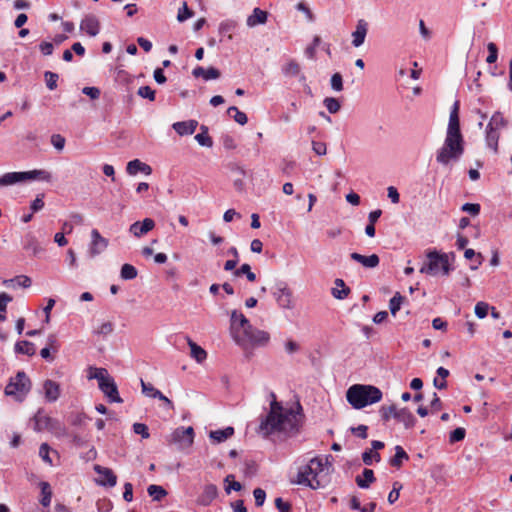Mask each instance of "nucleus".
<instances>
[{
  "instance_id": "33",
  "label": "nucleus",
  "mask_w": 512,
  "mask_h": 512,
  "mask_svg": "<svg viewBox=\"0 0 512 512\" xmlns=\"http://www.w3.org/2000/svg\"><path fill=\"white\" fill-rule=\"evenodd\" d=\"M24 174H25V181L37 179V180L49 182V181H51V178H52L50 172H48L46 170L25 171Z\"/></svg>"
},
{
  "instance_id": "17",
  "label": "nucleus",
  "mask_w": 512,
  "mask_h": 512,
  "mask_svg": "<svg viewBox=\"0 0 512 512\" xmlns=\"http://www.w3.org/2000/svg\"><path fill=\"white\" fill-rule=\"evenodd\" d=\"M350 257L352 260L360 263L365 268H375L379 265L380 262V259L376 254L365 256L357 252H353L351 253Z\"/></svg>"
},
{
  "instance_id": "9",
  "label": "nucleus",
  "mask_w": 512,
  "mask_h": 512,
  "mask_svg": "<svg viewBox=\"0 0 512 512\" xmlns=\"http://www.w3.org/2000/svg\"><path fill=\"white\" fill-rule=\"evenodd\" d=\"M273 295L279 307L283 309H292L294 307L293 293L286 283H279Z\"/></svg>"
},
{
  "instance_id": "24",
  "label": "nucleus",
  "mask_w": 512,
  "mask_h": 512,
  "mask_svg": "<svg viewBox=\"0 0 512 512\" xmlns=\"http://www.w3.org/2000/svg\"><path fill=\"white\" fill-rule=\"evenodd\" d=\"M396 420L403 423L406 429L412 428L416 423V418L407 408L398 409Z\"/></svg>"
},
{
  "instance_id": "12",
  "label": "nucleus",
  "mask_w": 512,
  "mask_h": 512,
  "mask_svg": "<svg viewBox=\"0 0 512 512\" xmlns=\"http://www.w3.org/2000/svg\"><path fill=\"white\" fill-rule=\"evenodd\" d=\"M249 323V320L245 317L243 313L238 312L236 310H234L231 313L230 330L231 335L236 343L238 342V338H240L238 331L241 330L242 328H247Z\"/></svg>"
},
{
  "instance_id": "7",
  "label": "nucleus",
  "mask_w": 512,
  "mask_h": 512,
  "mask_svg": "<svg viewBox=\"0 0 512 512\" xmlns=\"http://www.w3.org/2000/svg\"><path fill=\"white\" fill-rule=\"evenodd\" d=\"M427 263L420 268V273L436 275L441 270L443 275H448L451 271L448 255L440 254L437 251L427 253Z\"/></svg>"
},
{
  "instance_id": "37",
  "label": "nucleus",
  "mask_w": 512,
  "mask_h": 512,
  "mask_svg": "<svg viewBox=\"0 0 512 512\" xmlns=\"http://www.w3.org/2000/svg\"><path fill=\"white\" fill-rule=\"evenodd\" d=\"M200 130H201V132L195 136V140L201 146H205V147H209V148L212 147L213 140L208 134V127H206L205 125H202L200 127Z\"/></svg>"
},
{
  "instance_id": "56",
  "label": "nucleus",
  "mask_w": 512,
  "mask_h": 512,
  "mask_svg": "<svg viewBox=\"0 0 512 512\" xmlns=\"http://www.w3.org/2000/svg\"><path fill=\"white\" fill-rule=\"evenodd\" d=\"M138 95L142 98H147L150 101L155 100V91L150 86H142L138 89Z\"/></svg>"
},
{
  "instance_id": "5",
  "label": "nucleus",
  "mask_w": 512,
  "mask_h": 512,
  "mask_svg": "<svg viewBox=\"0 0 512 512\" xmlns=\"http://www.w3.org/2000/svg\"><path fill=\"white\" fill-rule=\"evenodd\" d=\"M87 377L89 379H96L98 381L99 389L109 399L110 402H123V399L119 396L117 385L114 379L109 375L107 369L89 367Z\"/></svg>"
},
{
  "instance_id": "27",
  "label": "nucleus",
  "mask_w": 512,
  "mask_h": 512,
  "mask_svg": "<svg viewBox=\"0 0 512 512\" xmlns=\"http://www.w3.org/2000/svg\"><path fill=\"white\" fill-rule=\"evenodd\" d=\"M363 478L357 476L355 481L360 488H368L370 484L375 482L376 478L372 469L365 468L362 472Z\"/></svg>"
},
{
  "instance_id": "62",
  "label": "nucleus",
  "mask_w": 512,
  "mask_h": 512,
  "mask_svg": "<svg viewBox=\"0 0 512 512\" xmlns=\"http://www.w3.org/2000/svg\"><path fill=\"white\" fill-rule=\"evenodd\" d=\"M350 430L355 436H357L361 439H366L368 436V434H367L368 427L366 425L361 424L357 427H351Z\"/></svg>"
},
{
  "instance_id": "55",
  "label": "nucleus",
  "mask_w": 512,
  "mask_h": 512,
  "mask_svg": "<svg viewBox=\"0 0 512 512\" xmlns=\"http://www.w3.org/2000/svg\"><path fill=\"white\" fill-rule=\"evenodd\" d=\"M466 431L464 428L459 427L450 433L449 440L451 443L462 441L465 438Z\"/></svg>"
},
{
  "instance_id": "21",
  "label": "nucleus",
  "mask_w": 512,
  "mask_h": 512,
  "mask_svg": "<svg viewBox=\"0 0 512 512\" xmlns=\"http://www.w3.org/2000/svg\"><path fill=\"white\" fill-rule=\"evenodd\" d=\"M192 74L194 77H202L206 81L218 79L220 77V71L214 67L205 69L202 66H197L193 69Z\"/></svg>"
},
{
  "instance_id": "1",
  "label": "nucleus",
  "mask_w": 512,
  "mask_h": 512,
  "mask_svg": "<svg viewBox=\"0 0 512 512\" xmlns=\"http://www.w3.org/2000/svg\"><path fill=\"white\" fill-rule=\"evenodd\" d=\"M272 398L270 409L267 415L261 420L258 433L267 437L273 433L291 435L298 431L299 417L292 408H284L276 400L274 392L270 393Z\"/></svg>"
},
{
  "instance_id": "40",
  "label": "nucleus",
  "mask_w": 512,
  "mask_h": 512,
  "mask_svg": "<svg viewBox=\"0 0 512 512\" xmlns=\"http://www.w3.org/2000/svg\"><path fill=\"white\" fill-rule=\"evenodd\" d=\"M88 416L84 413L76 412L71 413L68 417V421L72 426L75 427H83L86 425V421L88 420Z\"/></svg>"
},
{
  "instance_id": "58",
  "label": "nucleus",
  "mask_w": 512,
  "mask_h": 512,
  "mask_svg": "<svg viewBox=\"0 0 512 512\" xmlns=\"http://www.w3.org/2000/svg\"><path fill=\"white\" fill-rule=\"evenodd\" d=\"M133 431H134V433L141 435L142 438H144V439H147L150 437L149 430H148V427L146 424L134 423Z\"/></svg>"
},
{
  "instance_id": "45",
  "label": "nucleus",
  "mask_w": 512,
  "mask_h": 512,
  "mask_svg": "<svg viewBox=\"0 0 512 512\" xmlns=\"http://www.w3.org/2000/svg\"><path fill=\"white\" fill-rule=\"evenodd\" d=\"M464 257L467 259V260H472L473 258L476 259V264L475 265H471V269L472 270H476L478 269V267L482 264V261H483V256L481 253H476L473 249L469 248V249H466L465 252H464Z\"/></svg>"
},
{
  "instance_id": "35",
  "label": "nucleus",
  "mask_w": 512,
  "mask_h": 512,
  "mask_svg": "<svg viewBox=\"0 0 512 512\" xmlns=\"http://www.w3.org/2000/svg\"><path fill=\"white\" fill-rule=\"evenodd\" d=\"M398 412V408L395 404L391 405H382L379 409V414L384 423H387L391 418L396 419V414Z\"/></svg>"
},
{
  "instance_id": "3",
  "label": "nucleus",
  "mask_w": 512,
  "mask_h": 512,
  "mask_svg": "<svg viewBox=\"0 0 512 512\" xmlns=\"http://www.w3.org/2000/svg\"><path fill=\"white\" fill-rule=\"evenodd\" d=\"M382 397V391L373 385L354 384L346 391V400L354 409L378 403Z\"/></svg>"
},
{
  "instance_id": "29",
  "label": "nucleus",
  "mask_w": 512,
  "mask_h": 512,
  "mask_svg": "<svg viewBox=\"0 0 512 512\" xmlns=\"http://www.w3.org/2000/svg\"><path fill=\"white\" fill-rule=\"evenodd\" d=\"M334 284L335 287L332 288V295L336 299H345L350 293V288L345 285V282L342 279H336Z\"/></svg>"
},
{
  "instance_id": "42",
  "label": "nucleus",
  "mask_w": 512,
  "mask_h": 512,
  "mask_svg": "<svg viewBox=\"0 0 512 512\" xmlns=\"http://www.w3.org/2000/svg\"><path fill=\"white\" fill-rule=\"evenodd\" d=\"M138 275L137 269L131 264H124L121 267L120 276L124 280L135 279Z\"/></svg>"
},
{
  "instance_id": "54",
  "label": "nucleus",
  "mask_w": 512,
  "mask_h": 512,
  "mask_svg": "<svg viewBox=\"0 0 512 512\" xmlns=\"http://www.w3.org/2000/svg\"><path fill=\"white\" fill-rule=\"evenodd\" d=\"M373 458L376 462L381 460V456L378 452H373L372 450H366L362 454V460L366 465H371Z\"/></svg>"
},
{
  "instance_id": "57",
  "label": "nucleus",
  "mask_w": 512,
  "mask_h": 512,
  "mask_svg": "<svg viewBox=\"0 0 512 512\" xmlns=\"http://www.w3.org/2000/svg\"><path fill=\"white\" fill-rule=\"evenodd\" d=\"M489 311V305L485 302H478L475 305V314L478 318H485Z\"/></svg>"
},
{
  "instance_id": "48",
  "label": "nucleus",
  "mask_w": 512,
  "mask_h": 512,
  "mask_svg": "<svg viewBox=\"0 0 512 512\" xmlns=\"http://www.w3.org/2000/svg\"><path fill=\"white\" fill-rule=\"evenodd\" d=\"M323 103H324V106L326 107V109L331 114L337 113L341 108V104H340L339 100L334 97L325 98Z\"/></svg>"
},
{
  "instance_id": "14",
  "label": "nucleus",
  "mask_w": 512,
  "mask_h": 512,
  "mask_svg": "<svg viewBox=\"0 0 512 512\" xmlns=\"http://www.w3.org/2000/svg\"><path fill=\"white\" fill-rule=\"evenodd\" d=\"M80 30L90 37H95L100 31V22L97 16L93 14L86 15L80 23Z\"/></svg>"
},
{
  "instance_id": "4",
  "label": "nucleus",
  "mask_w": 512,
  "mask_h": 512,
  "mask_svg": "<svg viewBox=\"0 0 512 512\" xmlns=\"http://www.w3.org/2000/svg\"><path fill=\"white\" fill-rule=\"evenodd\" d=\"M323 460L320 457L312 458L306 465L300 467L297 477L292 483L307 486L313 490L321 487L318 475L323 471Z\"/></svg>"
},
{
  "instance_id": "63",
  "label": "nucleus",
  "mask_w": 512,
  "mask_h": 512,
  "mask_svg": "<svg viewBox=\"0 0 512 512\" xmlns=\"http://www.w3.org/2000/svg\"><path fill=\"white\" fill-rule=\"evenodd\" d=\"M51 143L57 150H62L65 146V138L60 134L51 136Z\"/></svg>"
},
{
  "instance_id": "28",
  "label": "nucleus",
  "mask_w": 512,
  "mask_h": 512,
  "mask_svg": "<svg viewBox=\"0 0 512 512\" xmlns=\"http://www.w3.org/2000/svg\"><path fill=\"white\" fill-rule=\"evenodd\" d=\"M499 138L500 130L488 127L486 128V143L495 153L498 152Z\"/></svg>"
},
{
  "instance_id": "44",
  "label": "nucleus",
  "mask_w": 512,
  "mask_h": 512,
  "mask_svg": "<svg viewBox=\"0 0 512 512\" xmlns=\"http://www.w3.org/2000/svg\"><path fill=\"white\" fill-rule=\"evenodd\" d=\"M404 297L399 293L397 292L391 299H390V302H389V309H390V312L393 316L396 315V313L400 310L401 308V305L404 301Z\"/></svg>"
},
{
  "instance_id": "26",
  "label": "nucleus",
  "mask_w": 512,
  "mask_h": 512,
  "mask_svg": "<svg viewBox=\"0 0 512 512\" xmlns=\"http://www.w3.org/2000/svg\"><path fill=\"white\" fill-rule=\"evenodd\" d=\"M409 459L406 451L400 446L397 445L395 447V455L390 459L389 464L392 467L400 468L403 464V461H407Z\"/></svg>"
},
{
  "instance_id": "50",
  "label": "nucleus",
  "mask_w": 512,
  "mask_h": 512,
  "mask_svg": "<svg viewBox=\"0 0 512 512\" xmlns=\"http://www.w3.org/2000/svg\"><path fill=\"white\" fill-rule=\"evenodd\" d=\"M44 78L46 81V85L49 90H55L57 88V81L59 79V76L57 73L46 71L44 73Z\"/></svg>"
},
{
  "instance_id": "13",
  "label": "nucleus",
  "mask_w": 512,
  "mask_h": 512,
  "mask_svg": "<svg viewBox=\"0 0 512 512\" xmlns=\"http://www.w3.org/2000/svg\"><path fill=\"white\" fill-rule=\"evenodd\" d=\"M108 246V240L101 236L97 229H93L91 231V244L89 248V253L91 257H95L96 255L103 252Z\"/></svg>"
},
{
  "instance_id": "18",
  "label": "nucleus",
  "mask_w": 512,
  "mask_h": 512,
  "mask_svg": "<svg viewBox=\"0 0 512 512\" xmlns=\"http://www.w3.org/2000/svg\"><path fill=\"white\" fill-rule=\"evenodd\" d=\"M198 126L197 120H188L175 122L172 127L176 131V133L180 136L191 135L195 132Z\"/></svg>"
},
{
  "instance_id": "10",
  "label": "nucleus",
  "mask_w": 512,
  "mask_h": 512,
  "mask_svg": "<svg viewBox=\"0 0 512 512\" xmlns=\"http://www.w3.org/2000/svg\"><path fill=\"white\" fill-rule=\"evenodd\" d=\"M171 441L178 443L181 448L190 447L194 441V430L192 427H178L171 434Z\"/></svg>"
},
{
  "instance_id": "16",
  "label": "nucleus",
  "mask_w": 512,
  "mask_h": 512,
  "mask_svg": "<svg viewBox=\"0 0 512 512\" xmlns=\"http://www.w3.org/2000/svg\"><path fill=\"white\" fill-rule=\"evenodd\" d=\"M367 32H368V23H367V21L364 20V19L358 20L357 25H356V29L352 33V37H353L352 45L354 47L361 46L364 43V41H365Z\"/></svg>"
},
{
  "instance_id": "32",
  "label": "nucleus",
  "mask_w": 512,
  "mask_h": 512,
  "mask_svg": "<svg viewBox=\"0 0 512 512\" xmlns=\"http://www.w3.org/2000/svg\"><path fill=\"white\" fill-rule=\"evenodd\" d=\"M282 72L287 77H296L301 73L300 64L294 60L290 59L286 64L282 66Z\"/></svg>"
},
{
  "instance_id": "49",
  "label": "nucleus",
  "mask_w": 512,
  "mask_h": 512,
  "mask_svg": "<svg viewBox=\"0 0 512 512\" xmlns=\"http://www.w3.org/2000/svg\"><path fill=\"white\" fill-rule=\"evenodd\" d=\"M193 14V11L187 5V2H183L182 7L178 10L177 20L179 22H184L187 19L191 18Z\"/></svg>"
},
{
  "instance_id": "19",
  "label": "nucleus",
  "mask_w": 512,
  "mask_h": 512,
  "mask_svg": "<svg viewBox=\"0 0 512 512\" xmlns=\"http://www.w3.org/2000/svg\"><path fill=\"white\" fill-rule=\"evenodd\" d=\"M126 171L129 175H136L138 172L150 175L152 173V168L139 159H134L128 162Z\"/></svg>"
},
{
  "instance_id": "31",
  "label": "nucleus",
  "mask_w": 512,
  "mask_h": 512,
  "mask_svg": "<svg viewBox=\"0 0 512 512\" xmlns=\"http://www.w3.org/2000/svg\"><path fill=\"white\" fill-rule=\"evenodd\" d=\"M233 434H234V428L226 427L225 429L211 431L209 436L214 442L221 443V442L227 440L228 438H230Z\"/></svg>"
},
{
  "instance_id": "11",
  "label": "nucleus",
  "mask_w": 512,
  "mask_h": 512,
  "mask_svg": "<svg viewBox=\"0 0 512 512\" xmlns=\"http://www.w3.org/2000/svg\"><path fill=\"white\" fill-rule=\"evenodd\" d=\"M94 471L99 476L96 479V483L98 485L104 487H114L116 485L117 476L112 469L96 464L94 466Z\"/></svg>"
},
{
  "instance_id": "41",
  "label": "nucleus",
  "mask_w": 512,
  "mask_h": 512,
  "mask_svg": "<svg viewBox=\"0 0 512 512\" xmlns=\"http://www.w3.org/2000/svg\"><path fill=\"white\" fill-rule=\"evenodd\" d=\"M227 113L240 125H245L248 122L247 115L235 106L229 107Z\"/></svg>"
},
{
  "instance_id": "52",
  "label": "nucleus",
  "mask_w": 512,
  "mask_h": 512,
  "mask_svg": "<svg viewBox=\"0 0 512 512\" xmlns=\"http://www.w3.org/2000/svg\"><path fill=\"white\" fill-rule=\"evenodd\" d=\"M16 281L18 283L19 286L23 287V288H28L31 286V278L28 277V276H25V275H19L17 276L15 279H10V280H5L3 282L4 285H8L9 283H12Z\"/></svg>"
},
{
  "instance_id": "22",
  "label": "nucleus",
  "mask_w": 512,
  "mask_h": 512,
  "mask_svg": "<svg viewBox=\"0 0 512 512\" xmlns=\"http://www.w3.org/2000/svg\"><path fill=\"white\" fill-rule=\"evenodd\" d=\"M24 181V172H8L0 177V187H6Z\"/></svg>"
},
{
  "instance_id": "30",
  "label": "nucleus",
  "mask_w": 512,
  "mask_h": 512,
  "mask_svg": "<svg viewBox=\"0 0 512 512\" xmlns=\"http://www.w3.org/2000/svg\"><path fill=\"white\" fill-rule=\"evenodd\" d=\"M14 350L18 354L33 356L36 353V347L29 341H18L14 346Z\"/></svg>"
},
{
  "instance_id": "39",
  "label": "nucleus",
  "mask_w": 512,
  "mask_h": 512,
  "mask_svg": "<svg viewBox=\"0 0 512 512\" xmlns=\"http://www.w3.org/2000/svg\"><path fill=\"white\" fill-rule=\"evenodd\" d=\"M507 125V121L505 120V118L503 117L502 113L500 112H495L489 123H488V128H494V129H498V130H501L503 129L504 127H506Z\"/></svg>"
},
{
  "instance_id": "34",
  "label": "nucleus",
  "mask_w": 512,
  "mask_h": 512,
  "mask_svg": "<svg viewBox=\"0 0 512 512\" xmlns=\"http://www.w3.org/2000/svg\"><path fill=\"white\" fill-rule=\"evenodd\" d=\"M188 344L191 350V357L194 358L198 363L203 362L207 358V352L198 344L193 342L191 339L188 340Z\"/></svg>"
},
{
  "instance_id": "38",
  "label": "nucleus",
  "mask_w": 512,
  "mask_h": 512,
  "mask_svg": "<svg viewBox=\"0 0 512 512\" xmlns=\"http://www.w3.org/2000/svg\"><path fill=\"white\" fill-rule=\"evenodd\" d=\"M23 248L27 251H32L33 254H37L39 246L36 237L32 233L25 235L23 240Z\"/></svg>"
},
{
  "instance_id": "46",
  "label": "nucleus",
  "mask_w": 512,
  "mask_h": 512,
  "mask_svg": "<svg viewBox=\"0 0 512 512\" xmlns=\"http://www.w3.org/2000/svg\"><path fill=\"white\" fill-rule=\"evenodd\" d=\"M234 274L235 276L246 275L250 282H254L256 280V274L251 271V267L247 263L241 265L239 269L235 270Z\"/></svg>"
},
{
  "instance_id": "8",
  "label": "nucleus",
  "mask_w": 512,
  "mask_h": 512,
  "mask_svg": "<svg viewBox=\"0 0 512 512\" xmlns=\"http://www.w3.org/2000/svg\"><path fill=\"white\" fill-rule=\"evenodd\" d=\"M270 335L264 330L253 328L252 333L248 338H238L237 344L243 347L253 346L260 347L266 346L269 343Z\"/></svg>"
},
{
  "instance_id": "2",
  "label": "nucleus",
  "mask_w": 512,
  "mask_h": 512,
  "mask_svg": "<svg viewBox=\"0 0 512 512\" xmlns=\"http://www.w3.org/2000/svg\"><path fill=\"white\" fill-rule=\"evenodd\" d=\"M459 101H455L450 111L447 135L443 146L437 152V162L447 165L452 160H458L464 152L463 137L460 132Z\"/></svg>"
},
{
  "instance_id": "43",
  "label": "nucleus",
  "mask_w": 512,
  "mask_h": 512,
  "mask_svg": "<svg viewBox=\"0 0 512 512\" xmlns=\"http://www.w3.org/2000/svg\"><path fill=\"white\" fill-rule=\"evenodd\" d=\"M114 331V324L111 321H106L97 326L93 333L99 336H108Z\"/></svg>"
},
{
  "instance_id": "64",
  "label": "nucleus",
  "mask_w": 512,
  "mask_h": 512,
  "mask_svg": "<svg viewBox=\"0 0 512 512\" xmlns=\"http://www.w3.org/2000/svg\"><path fill=\"white\" fill-rule=\"evenodd\" d=\"M275 506L279 510V512H290L291 511V504L289 502L283 501V499L280 497L275 499Z\"/></svg>"
},
{
  "instance_id": "20",
  "label": "nucleus",
  "mask_w": 512,
  "mask_h": 512,
  "mask_svg": "<svg viewBox=\"0 0 512 512\" xmlns=\"http://www.w3.org/2000/svg\"><path fill=\"white\" fill-rule=\"evenodd\" d=\"M268 19V13L258 7L254 8L251 15L248 16L246 24L249 27L265 24Z\"/></svg>"
},
{
  "instance_id": "59",
  "label": "nucleus",
  "mask_w": 512,
  "mask_h": 512,
  "mask_svg": "<svg viewBox=\"0 0 512 512\" xmlns=\"http://www.w3.org/2000/svg\"><path fill=\"white\" fill-rule=\"evenodd\" d=\"M401 488H402V485L399 482H394L393 489L390 491V493L388 495V502L390 504H393L398 500Z\"/></svg>"
},
{
  "instance_id": "51",
  "label": "nucleus",
  "mask_w": 512,
  "mask_h": 512,
  "mask_svg": "<svg viewBox=\"0 0 512 512\" xmlns=\"http://www.w3.org/2000/svg\"><path fill=\"white\" fill-rule=\"evenodd\" d=\"M50 451H51L50 446L47 443H42L39 448V456L45 463L52 466L53 461L50 457Z\"/></svg>"
},
{
  "instance_id": "25",
  "label": "nucleus",
  "mask_w": 512,
  "mask_h": 512,
  "mask_svg": "<svg viewBox=\"0 0 512 512\" xmlns=\"http://www.w3.org/2000/svg\"><path fill=\"white\" fill-rule=\"evenodd\" d=\"M217 496V487L213 484L206 485L198 499L199 504L208 506Z\"/></svg>"
},
{
  "instance_id": "6",
  "label": "nucleus",
  "mask_w": 512,
  "mask_h": 512,
  "mask_svg": "<svg viewBox=\"0 0 512 512\" xmlns=\"http://www.w3.org/2000/svg\"><path fill=\"white\" fill-rule=\"evenodd\" d=\"M31 390V381L24 371H18L15 377L9 379L5 387L6 396L12 397L18 402H22Z\"/></svg>"
},
{
  "instance_id": "53",
  "label": "nucleus",
  "mask_w": 512,
  "mask_h": 512,
  "mask_svg": "<svg viewBox=\"0 0 512 512\" xmlns=\"http://www.w3.org/2000/svg\"><path fill=\"white\" fill-rule=\"evenodd\" d=\"M487 49H488L489 54L486 58V62L489 64L495 63L498 58V48H497L496 44L493 42L488 43Z\"/></svg>"
},
{
  "instance_id": "36",
  "label": "nucleus",
  "mask_w": 512,
  "mask_h": 512,
  "mask_svg": "<svg viewBox=\"0 0 512 512\" xmlns=\"http://www.w3.org/2000/svg\"><path fill=\"white\" fill-rule=\"evenodd\" d=\"M40 488H41V499L40 503L44 507H48L51 503L52 499V490L51 486L48 482H40Z\"/></svg>"
},
{
  "instance_id": "61",
  "label": "nucleus",
  "mask_w": 512,
  "mask_h": 512,
  "mask_svg": "<svg viewBox=\"0 0 512 512\" xmlns=\"http://www.w3.org/2000/svg\"><path fill=\"white\" fill-rule=\"evenodd\" d=\"M253 495L255 498V504L257 507H260L264 504L266 499V492L261 488H256L253 491Z\"/></svg>"
},
{
  "instance_id": "15",
  "label": "nucleus",
  "mask_w": 512,
  "mask_h": 512,
  "mask_svg": "<svg viewBox=\"0 0 512 512\" xmlns=\"http://www.w3.org/2000/svg\"><path fill=\"white\" fill-rule=\"evenodd\" d=\"M155 227V221L152 218H145L142 222L136 221L129 227V232L135 237L140 238Z\"/></svg>"
},
{
  "instance_id": "47",
  "label": "nucleus",
  "mask_w": 512,
  "mask_h": 512,
  "mask_svg": "<svg viewBox=\"0 0 512 512\" xmlns=\"http://www.w3.org/2000/svg\"><path fill=\"white\" fill-rule=\"evenodd\" d=\"M148 494L153 497L154 500H161L166 494V490L162 486L150 485L147 489Z\"/></svg>"
},
{
  "instance_id": "60",
  "label": "nucleus",
  "mask_w": 512,
  "mask_h": 512,
  "mask_svg": "<svg viewBox=\"0 0 512 512\" xmlns=\"http://www.w3.org/2000/svg\"><path fill=\"white\" fill-rule=\"evenodd\" d=\"M331 87L335 91L343 90V79L340 73H334L331 77Z\"/></svg>"
},
{
  "instance_id": "23",
  "label": "nucleus",
  "mask_w": 512,
  "mask_h": 512,
  "mask_svg": "<svg viewBox=\"0 0 512 512\" xmlns=\"http://www.w3.org/2000/svg\"><path fill=\"white\" fill-rule=\"evenodd\" d=\"M45 398L49 402H55L60 396V386L55 381L46 380L44 382Z\"/></svg>"
}]
</instances>
